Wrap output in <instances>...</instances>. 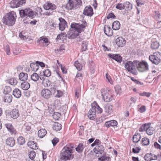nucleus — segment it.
<instances>
[{"label": "nucleus", "mask_w": 161, "mask_h": 161, "mask_svg": "<svg viewBox=\"0 0 161 161\" xmlns=\"http://www.w3.org/2000/svg\"><path fill=\"white\" fill-rule=\"evenodd\" d=\"M82 24L72 23L71 25V29L70 30L71 34H69V38L74 39L78 36L79 33H81L83 31V29L87 26V23L86 21L83 20L82 21Z\"/></svg>", "instance_id": "nucleus-1"}, {"label": "nucleus", "mask_w": 161, "mask_h": 161, "mask_svg": "<svg viewBox=\"0 0 161 161\" xmlns=\"http://www.w3.org/2000/svg\"><path fill=\"white\" fill-rule=\"evenodd\" d=\"M71 147L66 146H65L62 150L60 155V159L62 160L66 161L72 159L74 158V155L72 148Z\"/></svg>", "instance_id": "nucleus-2"}, {"label": "nucleus", "mask_w": 161, "mask_h": 161, "mask_svg": "<svg viewBox=\"0 0 161 161\" xmlns=\"http://www.w3.org/2000/svg\"><path fill=\"white\" fill-rule=\"evenodd\" d=\"M16 15L14 11H12L6 14L2 19L3 23L8 26H12L15 23Z\"/></svg>", "instance_id": "nucleus-3"}, {"label": "nucleus", "mask_w": 161, "mask_h": 161, "mask_svg": "<svg viewBox=\"0 0 161 161\" xmlns=\"http://www.w3.org/2000/svg\"><path fill=\"white\" fill-rule=\"evenodd\" d=\"M92 106L88 113V117L90 119L93 120L96 117V113H101L103 109L96 102H94Z\"/></svg>", "instance_id": "nucleus-4"}, {"label": "nucleus", "mask_w": 161, "mask_h": 161, "mask_svg": "<svg viewBox=\"0 0 161 161\" xmlns=\"http://www.w3.org/2000/svg\"><path fill=\"white\" fill-rule=\"evenodd\" d=\"M137 60L133 62L127 61L125 63V68L129 72L136 74V73Z\"/></svg>", "instance_id": "nucleus-5"}, {"label": "nucleus", "mask_w": 161, "mask_h": 161, "mask_svg": "<svg viewBox=\"0 0 161 161\" xmlns=\"http://www.w3.org/2000/svg\"><path fill=\"white\" fill-rule=\"evenodd\" d=\"M19 14L21 17H29L31 18H33L36 15V12L30 8H26L25 10H20Z\"/></svg>", "instance_id": "nucleus-6"}, {"label": "nucleus", "mask_w": 161, "mask_h": 161, "mask_svg": "<svg viewBox=\"0 0 161 161\" xmlns=\"http://www.w3.org/2000/svg\"><path fill=\"white\" fill-rule=\"evenodd\" d=\"M82 3L81 0H69L66 4V8L69 10L74 8H78L81 6Z\"/></svg>", "instance_id": "nucleus-7"}, {"label": "nucleus", "mask_w": 161, "mask_h": 161, "mask_svg": "<svg viewBox=\"0 0 161 161\" xmlns=\"http://www.w3.org/2000/svg\"><path fill=\"white\" fill-rule=\"evenodd\" d=\"M136 69L141 72H144L147 71L149 69L148 65L147 63L142 61L141 62L137 60Z\"/></svg>", "instance_id": "nucleus-8"}, {"label": "nucleus", "mask_w": 161, "mask_h": 161, "mask_svg": "<svg viewBox=\"0 0 161 161\" xmlns=\"http://www.w3.org/2000/svg\"><path fill=\"white\" fill-rule=\"evenodd\" d=\"M149 58L153 63L158 64L161 61V53L159 52L155 53L153 55H150Z\"/></svg>", "instance_id": "nucleus-9"}, {"label": "nucleus", "mask_w": 161, "mask_h": 161, "mask_svg": "<svg viewBox=\"0 0 161 161\" xmlns=\"http://www.w3.org/2000/svg\"><path fill=\"white\" fill-rule=\"evenodd\" d=\"M113 92L112 91H109L102 92L101 94L103 97V99L104 101L106 102L110 101L112 100L113 98Z\"/></svg>", "instance_id": "nucleus-10"}, {"label": "nucleus", "mask_w": 161, "mask_h": 161, "mask_svg": "<svg viewBox=\"0 0 161 161\" xmlns=\"http://www.w3.org/2000/svg\"><path fill=\"white\" fill-rule=\"evenodd\" d=\"M104 148L103 146L101 145H97L93 149L94 152L96 154H98V157L100 155H104L105 152L104 151Z\"/></svg>", "instance_id": "nucleus-11"}, {"label": "nucleus", "mask_w": 161, "mask_h": 161, "mask_svg": "<svg viewBox=\"0 0 161 161\" xmlns=\"http://www.w3.org/2000/svg\"><path fill=\"white\" fill-rule=\"evenodd\" d=\"M43 7L46 10H50L52 11H54L56 8V6L53 3L47 2L43 6Z\"/></svg>", "instance_id": "nucleus-12"}, {"label": "nucleus", "mask_w": 161, "mask_h": 161, "mask_svg": "<svg viewBox=\"0 0 161 161\" xmlns=\"http://www.w3.org/2000/svg\"><path fill=\"white\" fill-rule=\"evenodd\" d=\"M41 94L42 96L46 99L49 98L52 95L51 92L47 89H43L41 92Z\"/></svg>", "instance_id": "nucleus-13"}, {"label": "nucleus", "mask_w": 161, "mask_h": 161, "mask_svg": "<svg viewBox=\"0 0 161 161\" xmlns=\"http://www.w3.org/2000/svg\"><path fill=\"white\" fill-rule=\"evenodd\" d=\"M58 19L60 21V23L58 24L59 29L61 31H63L65 28L67 26V22L62 18H59Z\"/></svg>", "instance_id": "nucleus-14"}, {"label": "nucleus", "mask_w": 161, "mask_h": 161, "mask_svg": "<svg viewBox=\"0 0 161 161\" xmlns=\"http://www.w3.org/2000/svg\"><path fill=\"white\" fill-rule=\"evenodd\" d=\"M93 14V9L91 6H87L85 8L83 12V14L84 15L91 16Z\"/></svg>", "instance_id": "nucleus-15"}, {"label": "nucleus", "mask_w": 161, "mask_h": 161, "mask_svg": "<svg viewBox=\"0 0 161 161\" xmlns=\"http://www.w3.org/2000/svg\"><path fill=\"white\" fill-rule=\"evenodd\" d=\"M116 43L119 47H122L125 45L126 41L122 37H119L116 40Z\"/></svg>", "instance_id": "nucleus-16"}, {"label": "nucleus", "mask_w": 161, "mask_h": 161, "mask_svg": "<svg viewBox=\"0 0 161 161\" xmlns=\"http://www.w3.org/2000/svg\"><path fill=\"white\" fill-rule=\"evenodd\" d=\"M10 116L13 119H17L19 115V111L17 109H14L9 113Z\"/></svg>", "instance_id": "nucleus-17"}, {"label": "nucleus", "mask_w": 161, "mask_h": 161, "mask_svg": "<svg viewBox=\"0 0 161 161\" xmlns=\"http://www.w3.org/2000/svg\"><path fill=\"white\" fill-rule=\"evenodd\" d=\"M109 58H112L119 63H121L122 61V57L118 54H108Z\"/></svg>", "instance_id": "nucleus-18"}, {"label": "nucleus", "mask_w": 161, "mask_h": 161, "mask_svg": "<svg viewBox=\"0 0 161 161\" xmlns=\"http://www.w3.org/2000/svg\"><path fill=\"white\" fill-rule=\"evenodd\" d=\"M104 31L105 34L108 36H111L113 34V31L109 26H105Z\"/></svg>", "instance_id": "nucleus-19"}, {"label": "nucleus", "mask_w": 161, "mask_h": 161, "mask_svg": "<svg viewBox=\"0 0 161 161\" xmlns=\"http://www.w3.org/2000/svg\"><path fill=\"white\" fill-rule=\"evenodd\" d=\"M3 98L4 101L5 102L9 103L12 101V97L11 95L9 94H5Z\"/></svg>", "instance_id": "nucleus-20"}, {"label": "nucleus", "mask_w": 161, "mask_h": 161, "mask_svg": "<svg viewBox=\"0 0 161 161\" xmlns=\"http://www.w3.org/2000/svg\"><path fill=\"white\" fill-rule=\"evenodd\" d=\"M6 142L8 145L13 147L15 144V141L13 138L10 137L6 140Z\"/></svg>", "instance_id": "nucleus-21"}, {"label": "nucleus", "mask_w": 161, "mask_h": 161, "mask_svg": "<svg viewBox=\"0 0 161 161\" xmlns=\"http://www.w3.org/2000/svg\"><path fill=\"white\" fill-rule=\"evenodd\" d=\"M27 145L30 148L33 149H38L37 143L33 141H30L27 143Z\"/></svg>", "instance_id": "nucleus-22"}, {"label": "nucleus", "mask_w": 161, "mask_h": 161, "mask_svg": "<svg viewBox=\"0 0 161 161\" xmlns=\"http://www.w3.org/2000/svg\"><path fill=\"white\" fill-rule=\"evenodd\" d=\"M150 124L147 129L146 130V133L148 135L150 136L153 134L155 130L153 128L150 126Z\"/></svg>", "instance_id": "nucleus-23"}, {"label": "nucleus", "mask_w": 161, "mask_h": 161, "mask_svg": "<svg viewBox=\"0 0 161 161\" xmlns=\"http://www.w3.org/2000/svg\"><path fill=\"white\" fill-rule=\"evenodd\" d=\"M19 78L21 81H25L28 78V75L27 73H21L19 75Z\"/></svg>", "instance_id": "nucleus-24"}, {"label": "nucleus", "mask_w": 161, "mask_h": 161, "mask_svg": "<svg viewBox=\"0 0 161 161\" xmlns=\"http://www.w3.org/2000/svg\"><path fill=\"white\" fill-rule=\"evenodd\" d=\"M13 94L17 98H19L21 95L20 91L18 88H16L13 91Z\"/></svg>", "instance_id": "nucleus-25"}, {"label": "nucleus", "mask_w": 161, "mask_h": 161, "mask_svg": "<svg viewBox=\"0 0 161 161\" xmlns=\"http://www.w3.org/2000/svg\"><path fill=\"white\" fill-rule=\"evenodd\" d=\"M20 86L22 89L24 90H27L30 88V85L28 82L25 81L21 83Z\"/></svg>", "instance_id": "nucleus-26"}, {"label": "nucleus", "mask_w": 161, "mask_h": 161, "mask_svg": "<svg viewBox=\"0 0 161 161\" xmlns=\"http://www.w3.org/2000/svg\"><path fill=\"white\" fill-rule=\"evenodd\" d=\"M120 23L118 21H114L112 24V28L114 30H119L120 28Z\"/></svg>", "instance_id": "nucleus-27"}, {"label": "nucleus", "mask_w": 161, "mask_h": 161, "mask_svg": "<svg viewBox=\"0 0 161 161\" xmlns=\"http://www.w3.org/2000/svg\"><path fill=\"white\" fill-rule=\"evenodd\" d=\"M53 128L54 130L57 131L61 129L62 125L58 123H55L53 125Z\"/></svg>", "instance_id": "nucleus-28"}, {"label": "nucleus", "mask_w": 161, "mask_h": 161, "mask_svg": "<svg viewBox=\"0 0 161 161\" xmlns=\"http://www.w3.org/2000/svg\"><path fill=\"white\" fill-rule=\"evenodd\" d=\"M47 133V131L45 129H42L38 131V135L39 137L42 138Z\"/></svg>", "instance_id": "nucleus-29"}, {"label": "nucleus", "mask_w": 161, "mask_h": 161, "mask_svg": "<svg viewBox=\"0 0 161 161\" xmlns=\"http://www.w3.org/2000/svg\"><path fill=\"white\" fill-rule=\"evenodd\" d=\"M112 107L111 105L107 104L104 106V109L106 113L110 114L112 112Z\"/></svg>", "instance_id": "nucleus-30"}, {"label": "nucleus", "mask_w": 161, "mask_h": 161, "mask_svg": "<svg viewBox=\"0 0 161 161\" xmlns=\"http://www.w3.org/2000/svg\"><path fill=\"white\" fill-rule=\"evenodd\" d=\"M84 147L83 144L81 143L79 144L77 147L75 148V150L79 153H82Z\"/></svg>", "instance_id": "nucleus-31"}, {"label": "nucleus", "mask_w": 161, "mask_h": 161, "mask_svg": "<svg viewBox=\"0 0 161 161\" xmlns=\"http://www.w3.org/2000/svg\"><path fill=\"white\" fill-rule=\"evenodd\" d=\"M38 61H37L36 63H32L30 64V67L35 71L37 70L39 68V65L37 64Z\"/></svg>", "instance_id": "nucleus-32"}, {"label": "nucleus", "mask_w": 161, "mask_h": 161, "mask_svg": "<svg viewBox=\"0 0 161 161\" xmlns=\"http://www.w3.org/2000/svg\"><path fill=\"white\" fill-rule=\"evenodd\" d=\"M141 138V136L140 134H136L133 136L132 140L134 142H139Z\"/></svg>", "instance_id": "nucleus-33"}, {"label": "nucleus", "mask_w": 161, "mask_h": 161, "mask_svg": "<svg viewBox=\"0 0 161 161\" xmlns=\"http://www.w3.org/2000/svg\"><path fill=\"white\" fill-rule=\"evenodd\" d=\"M159 46V42L157 41H153L151 45V47L153 49H158Z\"/></svg>", "instance_id": "nucleus-34"}, {"label": "nucleus", "mask_w": 161, "mask_h": 161, "mask_svg": "<svg viewBox=\"0 0 161 161\" xmlns=\"http://www.w3.org/2000/svg\"><path fill=\"white\" fill-rule=\"evenodd\" d=\"M5 125L6 127L9 131L14 134L16 133L14 131L15 130L11 124H7Z\"/></svg>", "instance_id": "nucleus-35"}, {"label": "nucleus", "mask_w": 161, "mask_h": 161, "mask_svg": "<svg viewBox=\"0 0 161 161\" xmlns=\"http://www.w3.org/2000/svg\"><path fill=\"white\" fill-rule=\"evenodd\" d=\"M36 155L35 152L32 151H31L29 154L28 156L30 159L28 161H34V158H35Z\"/></svg>", "instance_id": "nucleus-36"}, {"label": "nucleus", "mask_w": 161, "mask_h": 161, "mask_svg": "<svg viewBox=\"0 0 161 161\" xmlns=\"http://www.w3.org/2000/svg\"><path fill=\"white\" fill-rule=\"evenodd\" d=\"M31 79L35 82L37 81L39 79V76L36 73H33L31 75Z\"/></svg>", "instance_id": "nucleus-37"}, {"label": "nucleus", "mask_w": 161, "mask_h": 161, "mask_svg": "<svg viewBox=\"0 0 161 161\" xmlns=\"http://www.w3.org/2000/svg\"><path fill=\"white\" fill-rule=\"evenodd\" d=\"M141 142L142 145L147 146L149 144V140L147 138L144 137L142 139Z\"/></svg>", "instance_id": "nucleus-38"}, {"label": "nucleus", "mask_w": 161, "mask_h": 161, "mask_svg": "<svg viewBox=\"0 0 161 161\" xmlns=\"http://www.w3.org/2000/svg\"><path fill=\"white\" fill-rule=\"evenodd\" d=\"M8 81L9 84L13 86L16 85L18 82L17 80L14 78H11L8 80Z\"/></svg>", "instance_id": "nucleus-39"}, {"label": "nucleus", "mask_w": 161, "mask_h": 161, "mask_svg": "<svg viewBox=\"0 0 161 161\" xmlns=\"http://www.w3.org/2000/svg\"><path fill=\"white\" fill-rule=\"evenodd\" d=\"M87 43L84 41L82 42L81 44V50L82 52L86 51L87 49Z\"/></svg>", "instance_id": "nucleus-40"}, {"label": "nucleus", "mask_w": 161, "mask_h": 161, "mask_svg": "<svg viewBox=\"0 0 161 161\" xmlns=\"http://www.w3.org/2000/svg\"><path fill=\"white\" fill-rule=\"evenodd\" d=\"M52 116L54 119L55 120H58L61 117V114L58 112H54Z\"/></svg>", "instance_id": "nucleus-41"}, {"label": "nucleus", "mask_w": 161, "mask_h": 161, "mask_svg": "<svg viewBox=\"0 0 161 161\" xmlns=\"http://www.w3.org/2000/svg\"><path fill=\"white\" fill-rule=\"evenodd\" d=\"M17 140L18 143L20 145H22L25 143V139L22 136L19 137Z\"/></svg>", "instance_id": "nucleus-42"}, {"label": "nucleus", "mask_w": 161, "mask_h": 161, "mask_svg": "<svg viewBox=\"0 0 161 161\" xmlns=\"http://www.w3.org/2000/svg\"><path fill=\"white\" fill-rule=\"evenodd\" d=\"M149 125V124H145L142 125L139 128V131L141 132H143L145 130L146 131V130L147 129V128L148 126Z\"/></svg>", "instance_id": "nucleus-43"}, {"label": "nucleus", "mask_w": 161, "mask_h": 161, "mask_svg": "<svg viewBox=\"0 0 161 161\" xmlns=\"http://www.w3.org/2000/svg\"><path fill=\"white\" fill-rule=\"evenodd\" d=\"M42 84L45 87H48L51 86L50 81L47 79L42 81Z\"/></svg>", "instance_id": "nucleus-44"}, {"label": "nucleus", "mask_w": 161, "mask_h": 161, "mask_svg": "<svg viewBox=\"0 0 161 161\" xmlns=\"http://www.w3.org/2000/svg\"><path fill=\"white\" fill-rule=\"evenodd\" d=\"M37 42H40L42 43H47L48 42V40L47 38H45L44 37L42 36L40 38V39H38Z\"/></svg>", "instance_id": "nucleus-45"}, {"label": "nucleus", "mask_w": 161, "mask_h": 161, "mask_svg": "<svg viewBox=\"0 0 161 161\" xmlns=\"http://www.w3.org/2000/svg\"><path fill=\"white\" fill-rule=\"evenodd\" d=\"M74 66L79 71L82 68L81 64L79 63L78 61H76L74 64Z\"/></svg>", "instance_id": "nucleus-46"}, {"label": "nucleus", "mask_w": 161, "mask_h": 161, "mask_svg": "<svg viewBox=\"0 0 161 161\" xmlns=\"http://www.w3.org/2000/svg\"><path fill=\"white\" fill-rule=\"evenodd\" d=\"M11 91V89L10 87L9 86H6L5 87L3 93L4 94H9Z\"/></svg>", "instance_id": "nucleus-47"}, {"label": "nucleus", "mask_w": 161, "mask_h": 161, "mask_svg": "<svg viewBox=\"0 0 161 161\" xmlns=\"http://www.w3.org/2000/svg\"><path fill=\"white\" fill-rule=\"evenodd\" d=\"M151 155L152 153L146 154L144 156V159L146 161H151L152 158L151 157Z\"/></svg>", "instance_id": "nucleus-48"}, {"label": "nucleus", "mask_w": 161, "mask_h": 161, "mask_svg": "<svg viewBox=\"0 0 161 161\" xmlns=\"http://www.w3.org/2000/svg\"><path fill=\"white\" fill-rule=\"evenodd\" d=\"M115 91L117 94H120L121 92V89L120 86L117 85L114 87Z\"/></svg>", "instance_id": "nucleus-49"}, {"label": "nucleus", "mask_w": 161, "mask_h": 161, "mask_svg": "<svg viewBox=\"0 0 161 161\" xmlns=\"http://www.w3.org/2000/svg\"><path fill=\"white\" fill-rule=\"evenodd\" d=\"M124 8H126L129 9H131L132 8V5L129 2H126L124 4Z\"/></svg>", "instance_id": "nucleus-50"}, {"label": "nucleus", "mask_w": 161, "mask_h": 161, "mask_svg": "<svg viewBox=\"0 0 161 161\" xmlns=\"http://www.w3.org/2000/svg\"><path fill=\"white\" fill-rule=\"evenodd\" d=\"M50 86H51L50 89L51 90V92H52L53 94L56 93L58 90L57 89L56 86L54 85H51Z\"/></svg>", "instance_id": "nucleus-51"}, {"label": "nucleus", "mask_w": 161, "mask_h": 161, "mask_svg": "<svg viewBox=\"0 0 161 161\" xmlns=\"http://www.w3.org/2000/svg\"><path fill=\"white\" fill-rule=\"evenodd\" d=\"M43 73L44 76L46 77H49L51 75V71L48 69L45 70L44 71H43Z\"/></svg>", "instance_id": "nucleus-52"}, {"label": "nucleus", "mask_w": 161, "mask_h": 161, "mask_svg": "<svg viewBox=\"0 0 161 161\" xmlns=\"http://www.w3.org/2000/svg\"><path fill=\"white\" fill-rule=\"evenodd\" d=\"M66 36V34L64 33H62L60 34H59L57 36L56 40L58 41L59 40L63 39V38Z\"/></svg>", "instance_id": "nucleus-53"}, {"label": "nucleus", "mask_w": 161, "mask_h": 161, "mask_svg": "<svg viewBox=\"0 0 161 161\" xmlns=\"http://www.w3.org/2000/svg\"><path fill=\"white\" fill-rule=\"evenodd\" d=\"M16 3V0H12L10 3V7L13 8H17Z\"/></svg>", "instance_id": "nucleus-54"}, {"label": "nucleus", "mask_w": 161, "mask_h": 161, "mask_svg": "<svg viewBox=\"0 0 161 161\" xmlns=\"http://www.w3.org/2000/svg\"><path fill=\"white\" fill-rule=\"evenodd\" d=\"M4 49L7 54L9 55L10 54L9 46L8 45H6L4 47Z\"/></svg>", "instance_id": "nucleus-55"}, {"label": "nucleus", "mask_w": 161, "mask_h": 161, "mask_svg": "<svg viewBox=\"0 0 161 161\" xmlns=\"http://www.w3.org/2000/svg\"><path fill=\"white\" fill-rule=\"evenodd\" d=\"M116 8L122 10L124 9V5L122 3H118L116 7Z\"/></svg>", "instance_id": "nucleus-56"}, {"label": "nucleus", "mask_w": 161, "mask_h": 161, "mask_svg": "<svg viewBox=\"0 0 161 161\" xmlns=\"http://www.w3.org/2000/svg\"><path fill=\"white\" fill-rule=\"evenodd\" d=\"M31 124L30 123H26L25 124V130L27 131H29L31 129Z\"/></svg>", "instance_id": "nucleus-57"}, {"label": "nucleus", "mask_w": 161, "mask_h": 161, "mask_svg": "<svg viewBox=\"0 0 161 161\" xmlns=\"http://www.w3.org/2000/svg\"><path fill=\"white\" fill-rule=\"evenodd\" d=\"M106 77L108 81L110 82V84H112L113 83V81L110 76L108 73L106 74Z\"/></svg>", "instance_id": "nucleus-58"}, {"label": "nucleus", "mask_w": 161, "mask_h": 161, "mask_svg": "<svg viewBox=\"0 0 161 161\" xmlns=\"http://www.w3.org/2000/svg\"><path fill=\"white\" fill-rule=\"evenodd\" d=\"M141 150V149L138 147H136L133 148L132 149V152L134 153H138Z\"/></svg>", "instance_id": "nucleus-59"}, {"label": "nucleus", "mask_w": 161, "mask_h": 161, "mask_svg": "<svg viewBox=\"0 0 161 161\" xmlns=\"http://www.w3.org/2000/svg\"><path fill=\"white\" fill-rule=\"evenodd\" d=\"M56 93L57 94L55 95V97H61L63 95V92L61 91L58 90Z\"/></svg>", "instance_id": "nucleus-60"}, {"label": "nucleus", "mask_w": 161, "mask_h": 161, "mask_svg": "<svg viewBox=\"0 0 161 161\" xmlns=\"http://www.w3.org/2000/svg\"><path fill=\"white\" fill-rule=\"evenodd\" d=\"M150 93L149 92H144L143 93H140L139 95L141 96H145L148 97L150 96Z\"/></svg>", "instance_id": "nucleus-61"}, {"label": "nucleus", "mask_w": 161, "mask_h": 161, "mask_svg": "<svg viewBox=\"0 0 161 161\" xmlns=\"http://www.w3.org/2000/svg\"><path fill=\"white\" fill-rule=\"evenodd\" d=\"M59 142V139L58 138H54L52 140V143L53 145V146H55L57 143Z\"/></svg>", "instance_id": "nucleus-62"}, {"label": "nucleus", "mask_w": 161, "mask_h": 161, "mask_svg": "<svg viewBox=\"0 0 161 161\" xmlns=\"http://www.w3.org/2000/svg\"><path fill=\"white\" fill-rule=\"evenodd\" d=\"M146 107L145 106H142L138 110L140 113H142L146 111Z\"/></svg>", "instance_id": "nucleus-63"}, {"label": "nucleus", "mask_w": 161, "mask_h": 161, "mask_svg": "<svg viewBox=\"0 0 161 161\" xmlns=\"http://www.w3.org/2000/svg\"><path fill=\"white\" fill-rule=\"evenodd\" d=\"M160 14L158 12H155V14L154 15V18L156 19H158L160 18Z\"/></svg>", "instance_id": "nucleus-64"}]
</instances>
